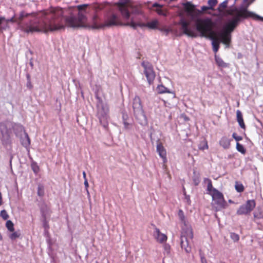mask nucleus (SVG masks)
<instances>
[{
    "label": "nucleus",
    "mask_w": 263,
    "mask_h": 263,
    "mask_svg": "<svg viewBox=\"0 0 263 263\" xmlns=\"http://www.w3.org/2000/svg\"><path fill=\"white\" fill-rule=\"evenodd\" d=\"M89 4H83L76 7L79 10L78 17L69 16L65 17L62 8L51 7L41 12L38 25L30 27L26 31H41L44 33L59 31L65 28V26L76 28L83 27L86 23L85 15Z\"/></svg>",
    "instance_id": "f257e3e1"
},
{
    "label": "nucleus",
    "mask_w": 263,
    "mask_h": 263,
    "mask_svg": "<svg viewBox=\"0 0 263 263\" xmlns=\"http://www.w3.org/2000/svg\"><path fill=\"white\" fill-rule=\"evenodd\" d=\"M228 14L233 17L224 27L223 31L219 34L221 42L227 46H229L231 41V33L238 25L241 20L248 18L249 14L247 12V8L238 9L234 8L228 11Z\"/></svg>",
    "instance_id": "f03ea898"
},
{
    "label": "nucleus",
    "mask_w": 263,
    "mask_h": 263,
    "mask_svg": "<svg viewBox=\"0 0 263 263\" xmlns=\"http://www.w3.org/2000/svg\"><path fill=\"white\" fill-rule=\"evenodd\" d=\"M196 29L202 36L209 37L211 35L216 34V32L213 30L214 23L209 18L204 19L198 18L196 21Z\"/></svg>",
    "instance_id": "7ed1b4c3"
},
{
    "label": "nucleus",
    "mask_w": 263,
    "mask_h": 263,
    "mask_svg": "<svg viewBox=\"0 0 263 263\" xmlns=\"http://www.w3.org/2000/svg\"><path fill=\"white\" fill-rule=\"evenodd\" d=\"M122 17L124 20H128L130 17V12L132 14H140L141 10L138 6L132 5L129 0H120V2L117 4Z\"/></svg>",
    "instance_id": "20e7f679"
},
{
    "label": "nucleus",
    "mask_w": 263,
    "mask_h": 263,
    "mask_svg": "<svg viewBox=\"0 0 263 263\" xmlns=\"http://www.w3.org/2000/svg\"><path fill=\"white\" fill-rule=\"evenodd\" d=\"M183 6L184 11L187 13V15L190 16L192 20L208 10H214V9L209 5V6H203L201 7L200 10H198L196 8L194 5L190 2L183 3Z\"/></svg>",
    "instance_id": "39448f33"
},
{
    "label": "nucleus",
    "mask_w": 263,
    "mask_h": 263,
    "mask_svg": "<svg viewBox=\"0 0 263 263\" xmlns=\"http://www.w3.org/2000/svg\"><path fill=\"white\" fill-rule=\"evenodd\" d=\"M159 22L157 20H153L151 22H148L146 24L142 23L139 21L137 22H135L134 18L133 17L131 22H128L124 24V25L127 26H130L134 29H136L138 26L139 27H147L148 28L152 29H156L159 28L158 27Z\"/></svg>",
    "instance_id": "423d86ee"
},
{
    "label": "nucleus",
    "mask_w": 263,
    "mask_h": 263,
    "mask_svg": "<svg viewBox=\"0 0 263 263\" xmlns=\"http://www.w3.org/2000/svg\"><path fill=\"white\" fill-rule=\"evenodd\" d=\"M178 216L181 223V231H184V233H187L188 236L192 237V229L191 226L186 219L182 210L180 209L178 210Z\"/></svg>",
    "instance_id": "0eeeda50"
},
{
    "label": "nucleus",
    "mask_w": 263,
    "mask_h": 263,
    "mask_svg": "<svg viewBox=\"0 0 263 263\" xmlns=\"http://www.w3.org/2000/svg\"><path fill=\"white\" fill-rule=\"evenodd\" d=\"M40 15H41V12L37 14L36 18H35L34 21H33V22H31L29 25H26V26H24L22 24H21L20 22L19 21L20 20L18 19V17L16 18L15 15H14L13 17H12L11 18H10L9 19H7V20L5 19L4 21H6L7 24H8L9 22L12 23H16L18 24V25L20 26V27L21 28L22 30L24 32L28 33H33L34 31L27 32L25 31V30H27V29H28L30 27L35 26V25H38V21L39 20V16Z\"/></svg>",
    "instance_id": "6e6552de"
},
{
    "label": "nucleus",
    "mask_w": 263,
    "mask_h": 263,
    "mask_svg": "<svg viewBox=\"0 0 263 263\" xmlns=\"http://www.w3.org/2000/svg\"><path fill=\"white\" fill-rule=\"evenodd\" d=\"M119 24V20L117 15L112 14L109 16H107L105 19L104 23L100 24H94V28H103L105 27H111L112 26L117 25Z\"/></svg>",
    "instance_id": "1a4fd4ad"
},
{
    "label": "nucleus",
    "mask_w": 263,
    "mask_h": 263,
    "mask_svg": "<svg viewBox=\"0 0 263 263\" xmlns=\"http://www.w3.org/2000/svg\"><path fill=\"white\" fill-rule=\"evenodd\" d=\"M256 206L254 200H248L246 203L241 205L238 209L236 214L238 215H249L253 210Z\"/></svg>",
    "instance_id": "9d476101"
},
{
    "label": "nucleus",
    "mask_w": 263,
    "mask_h": 263,
    "mask_svg": "<svg viewBox=\"0 0 263 263\" xmlns=\"http://www.w3.org/2000/svg\"><path fill=\"white\" fill-rule=\"evenodd\" d=\"M210 195L212 197L214 203L217 205V208L219 209H224L226 208L227 202L225 200L223 194L217 190H214L213 193H211Z\"/></svg>",
    "instance_id": "9b49d317"
},
{
    "label": "nucleus",
    "mask_w": 263,
    "mask_h": 263,
    "mask_svg": "<svg viewBox=\"0 0 263 263\" xmlns=\"http://www.w3.org/2000/svg\"><path fill=\"white\" fill-rule=\"evenodd\" d=\"M142 66L144 68V72L148 83L150 85L153 84L155 78V73L152 64L147 62L144 61L142 63Z\"/></svg>",
    "instance_id": "f8f14e48"
},
{
    "label": "nucleus",
    "mask_w": 263,
    "mask_h": 263,
    "mask_svg": "<svg viewBox=\"0 0 263 263\" xmlns=\"http://www.w3.org/2000/svg\"><path fill=\"white\" fill-rule=\"evenodd\" d=\"M178 24L181 26V29L182 30L183 33L184 34L192 37H195L197 36L196 33L195 31L189 28L190 25V21H187L184 18H182Z\"/></svg>",
    "instance_id": "ddd939ff"
},
{
    "label": "nucleus",
    "mask_w": 263,
    "mask_h": 263,
    "mask_svg": "<svg viewBox=\"0 0 263 263\" xmlns=\"http://www.w3.org/2000/svg\"><path fill=\"white\" fill-rule=\"evenodd\" d=\"M193 238V232H192V236L190 237L188 236L187 233H184V231H181V235L180 237V245L182 249H184L186 253H189L191 251V247L189 245V239H192Z\"/></svg>",
    "instance_id": "4468645a"
},
{
    "label": "nucleus",
    "mask_w": 263,
    "mask_h": 263,
    "mask_svg": "<svg viewBox=\"0 0 263 263\" xmlns=\"http://www.w3.org/2000/svg\"><path fill=\"white\" fill-rule=\"evenodd\" d=\"M133 108L135 116L143 114V106L140 98L136 96L133 100Z\"/></svg>",
    "instance_id": "2eb2a0df"
},
{
    "label": "nucleus",
    "mask_w": 263,
    "mask_h": 263,
    "mask_svg": "<svg viewBox=\"0 0 263 263\" xmlns=\"http://www.w3.org/2000/svg\"><path fill=\"white\" fill-rule=\"evenodd\" d=\"M109 4L107 3H93L92 4L91 7L93 10L95 11L96 14L93 17L94 24H97V20L98 18L97 13L100 11L104 9L106 7L108 6Z\"/></svg>",
    "instance_id": "dca6fc26"
},
{
    "label": "nucleus",
    "mask_w": 263,
    "mask_h": 263,
    "mask_svg": "<svg viewBox=\"0 0 263 263\" xmlns=\"http://www.w3.org/2000/svg\"><path fill=\"white\" fill-rule=\"evenodd\" d=\"M156 149L159 156L162 159L163 163H166L167 162L166 151L162 143H157Z\"/></svg>",
    "instance_id": "f3484780"
},
{
    "label": "nucleus",
    "mask_w": 263,
    "mask_h": 263,
    "mask_svg": "<svg viewBox=\"0 0 263 263\" xmlns=\"http://www.w3.org/2000/svg\"><path fill=\"white\" fill-rule=\"evenodd\" d=\"M208 38L212 40L213 50L215 53H216L219 48V42L221 41L220 37L218 38L217 36V33H216V34L211 35Z\"/></svg>",
    "instance_id": "a211bd4d"
},
{
    "label": "nucleus",
    "mask_w": 263,
    "mask_h": 263,
    "mask_svg": "<svg viewBox=\"0 0 263 263\" xmlns=\"http://www.w3.org/2000/svg\"><path fill=\"white\" fill-rule=\"evenodd\" d=\"M254 1V0H243L244 3H247V6L246 8H247L249 7V6L251 4H252ZM247 12L249 13V14H247V15H248V18L251 17L254 19H257V20H261V21H263L262 17H261L260 16L252 12L248 11L247 9Z\"/></svg>",
    "instance_id": "6ab92c4d"
},
{
    "label": "nucleus",
    "mask_w": 263,
    "mask_h": 263,
    "mask_svg": "<svg viewBox=\"0 0 263 263\" xmlns=\"http://www.w3.org/2000/svg\"><path fill=\"white\" fill-rule=\"evenodd\" d=\"M155 238L157 241L160 243H163L167 240V236L163 233H161L160 230L158 228H155Z\"/></svg>",
    "instance_id": "aec40b11"
},
{
    "label": "nucleus",
    "mask_w": 263,
    "mask_h": 263,
    "mask_svg": "<svg viewBox=\"0 0 263 263\" xmlns=\"http://www.w3.org/2000/svg\"><path fill=\"white\" fill-rule=\"evenodd\" d=\"M153 8H156V9L155 11L158 14L160 15H163L164 16H166L167 15L168 12L166 10H163L162 9L163 6L161 5H160L157 3H154L153 5Z\"/></svg>",
    "instance_id": "412c9836"
},
{
    "label": "nucleus",
    "mask_w": 263,
    "mask_h": 263,
    "mask_svg": "<svg viewBox=\"0 0 263 263\" xmlns=\"http://www.w3.org/2000/svg\"><path fill=\"white\" fill-rule=\"evenodd\" d=\"M236 118L237 121L240 127L243 129L246 130V126L243 121L242 114L239 110H237L236 111Z\"/></svg>",
    "instance_id": "4be33fe9"
},
{
    "label": "nucleus",
    "mask_w": 263,
    "mask_h": 263,
    "mask_svg": "<svg viewBox=\"0 0 263 263\" xmlns=\"http://www.w3.org/2000/svg\"><path fill=\"white\" fill-rule=\"evenodd\" d=\"M219 143L220 145L224 148L227 149L230 147L231 144V141L228 138L224 137L220 139Z\"/></svg>",
    "instance_id": "5701e85b"
},
{
    "label": "nucleus",
    "mask_w": 263,
    "mask_h": 263,
    "mask_svg": "<svg viewBox=\"0 0 263 263\" xmlns=\"http://www.w3.org/2000/svg\"><path fill=\"white\" fill-rule=\"evenodd\" d=\"M215 60L217 65L219 67H221L222 68H226L228 66V64L225 63L222 60V59L221 58H220L218 55H217L216 54H215Z\"/></svg>",
    "instance_id": "b1692460"
},
{
    "label": "nucleus",
    "mask_w": 263,
    "mask_h": 263,
    "mask_svg": "<svg viewBox=\"0 0 263 263\" xmlns=\"http://www.w3.org/2000/svg\"><path fill=\"white\" fill-rule=\"evenodd\" d=\"M25 137L22 139L21 143L23 146L25 147H28L30 145V139L28 134L24 132Z\"/></svg>",
    "instance_id": "393cba45"
},
{
    "label": "nucleus",
    "mask_w": 263,
    "mask_h": 263,
    "mask_svg": "<svg viewBox=\"0 0 263 263\" xmlns=\"http://www.w3.org/2000/svg\"><path fill=\"white\" fill-rule=\"evenodd\" d=\"M205 183L207 182V191L208 193L210 195L211 193H213L214 190H216L213 187L212 182L211 179L209 178H205L204 180Z\"/></svg>",
    "instance_id": "a878e982"
},
{
    "label": "nucleus",
    "mask_w": 263,
    "mask_h": 263,
    "mask_svg": "<svg viewBox=\"0 0 263 263\" xmlns=\"http://www.w3.org/2000/svg\"><path fill=\"white\" fill-rule=\"evenodd\" d=\"M156 90L158 93H171L169 89L164 86L163 85H159L156 88Z\"/></svg>",
    "instance_id": "bb28decb"
},
{
    "label": "nucleus",
    "mask_w": 263,
    "mask_h": 263,
    "mask_svg": "<svg viewBox=\"0 0 263 263\" xmlns=\"http://www.w3.org/2000/svg\"><path fill=\"white\" fill-rule=\"evenodd\" d=\"M32 14L33 13H28L24 11H21L18 17V19L20 20L19 21L20 22L21 24H22V22L25 17H27L30 15H32Z\"/></svg>",
    "instance_id": "cd10ccee"
},
{
    "label": "nucleus",
    "mask_w": 263,
    "mask_h": 263,
    "mask_svg": "<svg viewBox=\"0 0 263 263\" xmlns=\"http://www.w3.org/2000/svg\"><path fill=\"white\" fill-rule=\"evenodd\" d=\"M228 1H224L222 3H220L218 7V11L219 12H222L224 11V10L228 6Z\"/></svg>",
    "instance_id": "c85d7f7f"
},
{
    "label": "nucleus",
    "mask_w": 263,
    "mask_h": 263,
    "mask_svg": "<svg viewBox=\"0 0 263 263\" xmlns=\"http://www.w3.org/2000/svg\"><path fill=\"white\" fill-rule=\"evenodd\" d=\"M254 217L257 219L263 218V209H259L258 211L254 212Z\"/></svg>",
    "instance_id": "c756f323"
},
{
    "label": "nucleus",
    "mask_w": 263,
    "mask_h": 263,
    "mask_svg": "<svg viewBox=\"0 0 263 263\" xmlns=\"http://www.w3.org/2000/svg\"><path fill=\"white\" fill-rule=\"evenodd\" d=\"M158 30L164 32L167 35L170 32H172V29L170 27H167L165 26L159 27Z\"/></svg>",
    "instance_id": "7c9ffc66"
},
{
    "label": "nucleus",
    "mask_w": 263,
    "mask_h": 263,
    "mask_svg": "<svg viewBox=\"0 0 263 263\" xmlns=\"http://www.w3.org/2000/svg\"><path fill=\"white\" fill-rule=\"evenodd\" d=\"M198 148L200 150L208 149L209 147L207 141L205 140L201 141L199 145Z\"/></svg>",
    "instance_id": "2f4dec72"
},
{
    "label": "nucleus",
    "mask_w": 263,
    "mask_h": 263,
    "mask_svg": "<svg viewBox=\"0 0 263 263\" xmlns=\"http://www.w3.org/2000/svg\"><path fill=\"white\" fill-rule=\"evenodd\" d=\"M37 195L43 197L44 195V186L42 184H39L37 187Z\"/></svg>",
    "instance_id": "473e14b6"
},
{
    "label": "nucleus",
    "mask_w": 263,
    "mask_h": 263,
    "mask_svg": "<svg viewBox=\"0 0 263 263\" xmlns=\"http://www.w3.org/2000/svg\"><path fill=\"white\" fill-rule=\"evenodd\" d=\"M6 227L8 230L10 232H14V224L11 220H8L6 223Z\"/></svg>",
    "instance_id": "72a5a7b5"
},
{
    "label": "nucleus",
    "mask_w": 263,
    "mask_h": 263,
    "mask_svg": "<svg viewBox=\"0 0 263 263\" xmlns=\"http://www.w3.org/2000/svg\"><path fill=\"white\" fill-rule=\"evenodd\" d=\"M235 187L236 190L239 193H241L243 192L245 190L243 184L237 182H236Z\"/></svg>",
    "instance_id": "f704fd0d"
},
{
    "label": "nucleus",
    "mask_w": 263,
    "mask_h": 263,
    "mask_svg": "<svg viewBox=\"0 0 263 263\" xmlns=\"http://www.w3.org/2000/svg\"><path fill=\"white\" fill-rule=\"evenodd\" d=\"M236 149L238 152H240L243 154L246 153V151L245 147L242 144H240L238 142H237L236 144Z\"/></svg>",
    "instance_id": "c9c22d12"
},
{
    "label": "nucleus",
    "mask_w": 263,
    "mask_h": 263,
    "mask_svg": "<svg viewBox=\"0 0 263 263\" xmlns=\"http://www.w3.org/2000/svg\"><path fill=\"white\" fill-rule=\"evenodd\" d=\"M230 237L234 242H238L239 240V236L235 233H231Z\"/></svg>",
    "instance_id": "e433bc0d"
},
{
    "label": "nucleus",
    "mask_w": 263,
    "mask_h": 263,
    "mask_svg": "<svg viewBox=\"0 0 263 263\" xmlns=\"http://www.w3.org/2000/svg\"><path fill=\"white\" fill-rule=\"evenodd\" d=\"M129 12H130V17H129V18L128 20H129L130 19V21H128V22H132V19L133 17L134 18L135 22H137V21H139L140 22H141L140 19L139 18L137 17L136 16L138 14H132L131 13V10H129ZM127 23H128V22H127ZM126 23H127V22Z\"/></svg>",
    "instance_id": "4c0bfd02"
},
{
    "label": "nucleus",
    "mask_w": 263,
    "mask_h": 263,
    "mask_svg": "<svg viewBox=\"0 0 263 263\" xmlns=\"http://www.w3.org/2000/svg\"><path fill=\"white\" fill-rule=\"evenodd\" d=\"M20 233H19L18 232H14L9 236V238L12 240H14L16 238L20 237Z\"/></svg>",
    "instance_id": "58836bf2"
},
{
    "label": "nucleus",
    "mask_w": 263,
    "mask_h": 263,
    "mask_svg": "<svg viewBox=\"0 0 263 263\" xmlns=\"http://www.w3.org/2000/svg\"><path fill=\"white\" fill-rule=\"evenodd\" d=\"M0 216L4 220H7L9 218V215H8L7 211L5 210L1 211V213H0Z\"/></svg>",
    "instance_id": "ea45409f"
},
{
    "label": "nucleus",
    "mask_w": 263,
    "mask_h": 263,
    "mask_svg": "<svg viewBox=\"0 0 263 263\" xmlns=\"http://www.w3.org/2000/svg\"><path fill=\"white\" fill-rule=\"evenodd\" d=\"M217 0H209L208 2V5L213 9L214 7L217 5Z\"/></svg>",
    "instance_id": "a19ab883"
},
{
    "label": "nucleus",
    "mask_w": 263,
    "mask_h": 263,
    "mask_svg": "<svg viewBox=\"0 0 263 263\" xmlns=\"http://www.w3.org/2000/svg\"><path fill=\"white\" fill-rule=\"evenodd\" d=\"M232 137L236 141H239L242 140V137L240 136H238L235 133L233 134Z\"/></svg>",
    "instance_id": "79ce46f5"
},
{
    "label": "nucleus",
    "mask_w": 263,
    "mask_h": 263,
    "mask_svg": "<svg viewBox=\"0 0 263 263\" xmlns=\"http://www.w3.org/2000/svg\"><path fill=\"white\" fill-rule=\"evenodd\" d=\"M184 195L185 196V199L186 200V202L187 203V204L189 205L191 204V201L190 200V196L189 195H186V192H185V191H184Z\"/></svg>",
    "instance_id": "37998d69"
},
{
    "label": "nucleus",
    "mask_w": 263,
    "mask_h": 263,
    "mask_svg": "<svg viewBox=\"0 0 263 263\" xmlns=\"http://www.w3.org/2000/svg\"><path fill=\"white\" fill-rule=\"evenodd\" d=\"M5 20V18L4 17H0V32H2L3 30L5 29V28L2 27V24L4 20Z\"/></svg>",
    "instance_id": "c03bdc74"
},
{
    "label": "nucleus",
    "mask_w": 263,
    "mask_h": 263,
    "mask_svg": "<svg viewBox=\"0 0 263 263\" xmlns=\"http://www.w3.org/2000/svg\"><path fill=\"white\" fill-rule=\"evenodd\" d=\"M123 123L124 124L125 129H128L130 128V124L129 123H128L127 121L123 122Z\"/></svg>",
    "instance_id": "a18cd8bd"
},
{
    "label": "nucleus",
    "mask_w": 263,
    "mask_h": 263,
    "mask_svg": "<svg viewBox=\"0 0 263 263\" xmlns=\"http://www.w3.org/2000/svg\"><path fill=\"white\" fill-rule=\"evenodd\" d=\"M128 119V116L127 114L125 113V112H123L122 114L123 122L125 121H127Z\"/></svg>",
    "instance_id": "49530a36"
},
{
    "label": "nucleus",
    "mask_w": 263,
    "mask_h": 263,
    "mask_svg": "<svg viewBox=\"0 0 263 263\" xmlns=\"http://www.w3.org/2000/svg\"><path fill=\"white\" fill-rule=\"evenodd\" d=\"M84 185H85L86 190L87 192L88 193V194H89V192H88V190L89 184H88L87 179H85V180H84Z\"/></svg>",
    "instance_id": "de8ad7c7"
},
{
    "label": "nucleus",
    "mask_w": 263,
    "mask_h": 263,
    "mask_svg": "<svg viewBox=\"0 0 263 263\" xmlns=\"http://www.w3.org/2000/svg\"><path fill=\"white\" fill-rule=\"evenodd\" d=\"M26 85L27 87L29 89H31L33 87L31 81H28Z\"/></svg>",
    "instance_id": "09e8293b"
},
{
    "label": "nucleus",
    "mask_w": 263,
    "mask_h": 263,
    "mask_svg": "<svg viewBox=\"0 0 263 263\" xmlns=\"http://www.w3.org/2000/svg\"><path fill=\"white\" fill-rule=\"evenodd\" d=\"M165 250L167 251V253H168L170 252V246L167 245H165L164 246Z\"/></svg>",
    "instance_id": "8fccbe9b"
},
{
    "label": "nucleus",
    "mask_w": 263,
    "mask_h": 263,
    "mask_svg": "<svg viewBox=\"0 0 263 263\" xmlns=\"http://www.w3.org/2000/svg\"><path fill=\"white\" fill-rule=\"evenodd\" d=\"M206 261V259H205V258L204 257V256H201V263H203L205 261Z\"/></svg>",
    "instance_id": "3c124183"
},
{
    "label": "nucleus",
    "mask_w": 263,
    "mask_h": 263,
    "mask_svg": "<svg viewBox=\"0 0 263 263\" xmlns=\"http://www.w3.org/2000/svg\"><path fill=\"white\" fill-rule=\"evenodd\" d=\"M83 178L84 179V180H85V179H87L86 174L85 172H83Z\"/></svg>",
    "instance_id": "603ef678"
},
{
    "label": "nucleus",
    "mask_w": 263,
    "mask_h": 263,
    "mask_svg": "<svg viewBox=\"0 0 263 263\" xmlns=\"http://www.w3.org/2000/svg\"><path fill=\"white\" fill-rule=\"evenodd\" d=\"M2 204V194L0 193V205H1Z\"/></svg>",
    "instance_id": "864d4df0"
},
{
    "label": "nucleus",
    "mask_w": 263,
    "mask_h": 263,
    "mask_svg": "<svg viewBox=\"0 0 263 263\" xmlns=\"http://www.w3.org/2000/svg\"><path fill=\"white\" fill-rule=\"evenodd\" d=\"M27 81H31L30 76L29 74H27Z\"/></svg>",
    "instance_id": "5fc2aeb1"
},
{
    "label": "nucleus",
    "mask_w": 263,
    "mask_h": 263,
    "mask_svg": "<svg viewBox=\"0 0 263 263\" xmlns=\"http://www.w3.org/2000/svg\"><path fill=\"white\" fill-rule=\"evenodd\" d=\"M33 171H34L35 173H37V170H36V168H33Z\"/></svg>",
    "instance_id": "6e6d98bb"
},
{
    "label": "nucleus",
    "mask_w": 263,
    "mask_h": 263,
    "mask_svg": "<svg viewBox=\"0 0 263 263\" xmlns=\"http://www.w3.org/2000/svg\"><path fill=\"white\" fill-rule=\"evenodd\" d=\"M203 263H208V262H207V261H205V262H204Z\"/></svg>",
    "instance_id": "4d7b16f0"
},
{
    "label": "nucleus",
    "mask_w": 263,
    "mask_h": 263,
    "mask_svg": "<svg viewBox=\"0 0 263 263\" xmlns=\"http://www.w3.org/2000/svg\"><path fill=\"white\" fill-rule=\"evenodd\" d=\"M96 263H99L98 261H96Z\"/></svg>",
    "instance_id": "13d9d810"
}]
</instances>
